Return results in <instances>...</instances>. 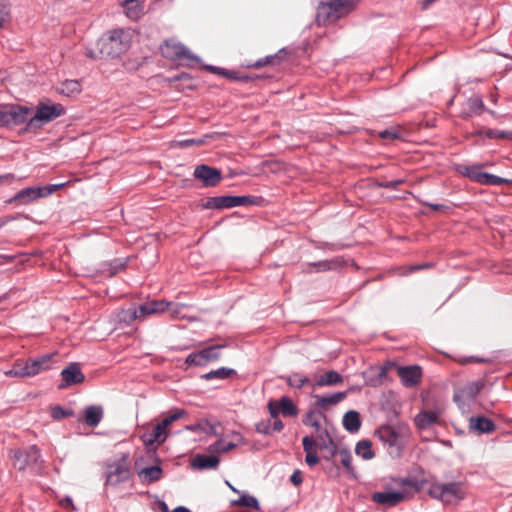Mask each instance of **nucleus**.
I'll return each mask as SVG.
<instances>
[{
	"mask_svg": "<svg viewBox=\"0 0 512 512\" xmlns=\"http://www.w3.org/2000/svg\"><path fill=\"white\" fill-rule=\"evenodd\" d=\"M97 45L99 54L118 57L126 52L131 45V35L124 29H115L109 32L106 38H101Z\"/></svg>",
	"mask_w": 512,
	"mask_h": 512,
	"instance_id": "nucleus-1",
	"label": "nucleus"
},
{
	"mask_svg": "<svg viewBox=\"0 0 512 512\" xmlns=\"http://www.w3.org/2000/svg\"><path fill=\"white\" fill-rule=\"evenodd\" d=\"M336 4L339 6L342 14L345 16L348 14L355 4L358 2V0H334Z\"/></svg>",
	"mask_w": 512,
	"mask_h": 512,
	"instance_id": "nucleus-49",
	"label": "nucleus"
},
{
	"mask_svg": "<svg viewBox=\"0 0 512 512\" xmlns=\"http://www.w3.org/2000/svg\"><path fill=\"white\" fill-rule=\"evenodd\" d=\"M476 134L489 139H504L509 136V132L497 129L480 130Z\"/></svg>",
	"mask_w": 512,
	"mask_h": 512,
	"instance_id": "nucleus-41",
	"label": "nucleus"
},
{
	"mask_svg": "<svg viewBox=\"0 0 512 512\" xmlns=\"http://www.w3.org/2000/svg\"><path fill=\"white\" fill-rule=\"evenodd\" d=\"M10 458L18 470L25 469L28 465L37 464L41 458L40 450L32 445L26 450H11Z\"/></svg>",
	"mask_w": 512,
	"mask_h": 512,
	"instance_id": "nucleus-8",
	"label": "nucleus"
},
{
	"mask_svg": "<svg viewBox=\"0 0 512 512\" xmlns=\"http://www.w3.org/2000/svg\"><path fill=\"white\" fill-rule=\"evenodd\" d=\"M126 267V260L114 259L111 262L104 263L101 267L102 273H107L109 277H113Z\"/></svg>",
	"mask_w": 512,
	"mask_h": 512,
	"instance_id": "nucleus-32",
	"label": "nucleus"
},
{
	"mask_svg": "<svg viewBox=\"0 0 512 512\" xmlns=\"http://www.w3.org/2000/svg\"><path fill=\"white\" fill-rule=\"evenodd\" d=\"M15 179V176L11 173L0 175V185L5 183H11Z\"/></svg>",
	"mask_w": 512,
	"mask_h": 512,
	"instance_id": "nucleus-59",
	"label": "nucleus"
},
{
	"mask_svg": "<svg viewBox=\"0 0 512 512\" xmlns=\"http://www.w3.org/2000/svg\"><path fill=\"white\" fill-rule=\"evenodd\" d=\"M343 16L339 6L334 0L327 3L321 2L317 8L316 22L319 26H325L337 21Z\"/></svg>",
	"mask_w": 512,
	"mask_h": 512,
	"instance_id": "nucleus-10",
	"label": "nucleus"
},
{
	"mask_svg": "<svg viewBox=\"0 0 512 512\" xmlns=\"http://www.w3.org/2000/svg\"><path fill=\"white\" fill-rule=\"evenodd\" d=\"M26 371L25 360L18 359L14 362L11 369L4 371V375L7 377L25 378L28 377Z\"/></svg>",
	"mask_w": 512,
	"mask_h": 512,
	"instance_id": "nucleus-34",
	"label": "nucleus"
},
{
	"mask_svg": "<svg viewBox=\"0 0 512 512\" xmlns=\"http://www.w3.org/2000/svg\"><path fill=\"white\" fill-rule=\"evenodd\" d=\"M429 495L445 503L459 501L465 496V489L460 482L433 483L429 488Z\"/></svg>",
	"mask_w": 512,
	"mask_h": 512,
	"instance_id": "nucleus-3",
	"label": "nucleus"
},
{
	"mask_svg": "<svg viewBox=\"0 0 512 512\" xmlns=\"http://www.w3.org/2000/svg\"><path fill=\"white\" fill-rule=\"evenodd\" d=\"M347 394V392H337L328 395H314V398L316 399L315 404L321 409H328V407L340 403L346 398Z\"/></svg>",
	"mask_w": 512,
	"mask_h": 512,
	"instance_id": "nucleus-23",
	"label": "nucleus"
},
{
	"mask_svg": "<svg viewBox=\"0 0 512 512\" xmlns=\"http://www.w3.org/2000/svg\"><path fill=\"white\" fill-rule=\"evenodd\" d=\"M281 413L284 416H296L297 407L289 397H282L279 401Z\"/></svg>",
	"mask_w": 512,
	"mask_h": 512,
	"instance_id": "nucleus-38",
	"label": "nucleus"
},
{
	"mask_svg": "<svg viewBox=\"0 0 512 512\" xmlns=\"http://www.w3.org/2000/svg\"><path fill=\"white\" fill-rule=\"evenodd\" d=\"M80 91L81 85L77 80H66L61 84L59 88V92L66 96L80 93Z\"/></svg>",
	"mask_w": 512,
	"mask_h": 512,
	"instance_id": "nucleus-35",
	"label": "nucleus"
},
{
	"mask_svg": "<svg viewBox=\"0 0 512 512\" xmlns=\"http://www.w3.org/2000/svg\"><path fill=\"white\" fill-rule=\"evenodd\" d=\"M53 354H45L37 358L25 360L26 372L28 377H34L43 371H47L52 367Z\"/></svg>",
	"mask_w": 512,
	"mask_h": 512,
	"instance_id": "nucleus-16",
	"label": "nucleus"
},
{
	"mask_svg": "<svg viewBox=\"0 0 512 512\" xmlns=\"http://www.w3.org/2000/svg\"><path fill=\"white\" fill-rule=\"evenodd\" d=\"M223 347V345H214L200 351L193 352L187 356L186 363L194 366H205L209 362L220 358V350Z\"/></svg>",
	"mask_w": 512,
	"mask_h": 512,
	"instance_id": "nucleus-11",
	"label": "nucleus"
},
{
	"mask_svg": "<svg viewBox=\"0 0 512 512\" xmlns=\"http://www.w3.org/2000/svg\"><path fill=\"white\" fill-rule=\"evenodd\" d=\"M253 203V197L251 196H217L211 197L205 204L206 208L209 209H224L233 208L238 206H244Z\"/></svg>",
	"mask_w": 512,
	"mask_h": 512,
	"instance_id": "nucleus-9",
	"label": "nucleus"
},
{
	"mask_svg": "<svg viewBox=\"0 0 512 512\" xmlns=\"http://www.w3.org/2000/svg\"><path fill=\"white\" fill-rule=\"evenodd\" d=\"M404 182V179L391 180L382 183L381 186L384 188L395 189L397 186L403 184Z\"/></svg>",
	"mask_w": 512,
	"mask_h": 512,
	"instance_id": "nucleus-56",
	"label": "nucleus"
},
{
	"mask_svg": "<svg viewBox=\"0 0 512 512\" xmlns=\"http://www.w3.org/2000/svg\"><path fill=\"white\" fill-rule=\"evenodd\" d=\"M407 493L404 491L386 490L372 494V500L386 508L394 507L407 499Z\"/></svg>",
	"mask_w": 512,
	"mask_h": 512,
	"instance_id": "nucleus-12",
	"label": "nucleus"
},
{
	"mask_svg": "<svg viewBox=\"0 0 512 512\" xmlns=\"http://www.w3.org/2000/svg\"><path fill=\"white\" fill-rule=\"evenodd\" d=\"M32 109L20 105H9L0 108V127H9L28 123Z\"/></svg>",
	"mask_w": 512,
	"mask_h": 512,
	"instance_id": "nucleus-6",
	"label": "nucleus"
},
{
	"mask_svg": "<svg viewBox=\"0 0 512 512\" xmlns=\"http://www.w3.org/2000/svg\"><path fill=\"white\" fill-rule=\"evenodd\" d=\"M302 445L305 453L316 451V447L318 446L317 441L309 436H305L302 439Z\"/></svg>",
	"mask_w": 512,
	"mask_h": 512,
	"instance_id": "nucleus-52",
	"label": "nucleus"
},
{
	"mask_svg": "<svg viewBox=\"0 0 512 512\" xmlns=\"http://www.w3.org/2000/svg\"><path fill=\"white\" fill-rule=\"evenodd\" d=\"M187 415V412L183 409H176L173 413L165 417L160 423H158L151 433L143 436V442L145 445L150 446L155 442L163 443L167 438V428L176 420H179Z\"/></svg>",
	"mask_w": 512,
	"mask_h": 512,
	"instance_id": "nucleus-5",
	"label": "nucleus"
},
{
	"mask_svg": "<svg viewBox=\"0 0 512 512\" xmlns=\"http://www.w3.org/2000/svg\"><path fill=\"white\" fill-rule=\"evenodd\" d=\"M483 388L482 380L470 382L454 394L453 400L461 407V403L474 401Z\"/></svg>",
	"mask_w": 512,
	"mask_h": 512,
	"instance_id": "nucleus-14",
	"label": "nucleus"
},
{
	"mask_svg": "<svg viewBox=\"0 0 512 512\" xmlns=\"http://www.w3.org/2000/svg\"><path fill=\"white\" fill-rule=\"evenodd\" d=\"M338 266V261L336 259L333 260H323L319 262L309 263L308 268L306 269L307 272H312V267H316V271H327L334 269Z\"/></svg>",
	"mask_w": 512,
	"mask_h": 512,
	"instance_id": "nucleus-39",
	"label": "nucleus"
},
{
	"mask_svg": "<svg viewBox=\"0 0 512 512\" xmlns=\"http://www.w3.org/2000/svg\"><path fill=\"white\" fill-rule=\"evenodd\" d=\"M71 415H73V411H67L63 409L61 406H55L51 410V416L56 420H60Z\"/></svg>",
	"mask_w": 512,
	"mask_h": 512,
	"instance_id": "nucleus-51",
	"label": "nucleus"
},
{
	"mask_svg": "<svg viewBox=\"0 0 512 512\" xmlns=\"http://www.w3.org/2000/svg\"><path fill=\"white\" fill-rule=\"evenodd\" d=\"M219 462V458L215 455H197L192 461V466L200 470L214 469Z\"/></svg>",
	"mask_w": 512,
	"mask_h": 512,
	"instance_id": "nucleus-26",
	"label": "nucleus"
},
{
	"mask_svg": "<svg viewBox=\"0 0 512 512\" xmlns=\"http://www.w3.org/2000/svg\"><path fill=\"white\" fill-rule=\"evenodd\" d=\"M10 19V9L7 0H0V28Z\"/></svg>",
	"mask_w": 512,
	"mask_h": 512,
	"instance_id": "nucleus-47",
	"label": "nucleus"
},
{
	"mask_svg": "<svg viewBox=\"0 0 512 512\" xmlns=\"http://www.w3.org/2000/svg\"><path fill=\"white\" fill-rule=\"evenodd\" d=\"M483 110L484 103L482 101V98L478 95H473L466 101L465 107L461 112V116L463 118H469L474 115L480 114Z\"/></svg>",
	"mask_w": 512,
	"mask_h": 512,
	"instance_id": "nucleus-22",
	"label": "nucleus"
},
{
	"mask_svg": "<svg viewBox=\"0 0 512 512\" xmlns=\"http://www.w3.org/2000/svg\"><path fill=\"white\" fill-rule=\"evenodd\" d=\"M469 428L470 430L482 434V433H491L495 430L496 426L495 423L484 417V416H477V417H471L469 420Z\"/></svg>",
	"mask_w": 512,
	"mask_h": 512,
	"instance_id": "nucleus-20",
	"label": "nucleus"
},
{
	"mask_svg": "<svg viewBox=\"0 0 512 512\" xmlns=\"http://www.w3.org/2000/svg\"><path fill=\"white\" fill-rule=\"evenodd\" d=\"M137 476L142 484L149 485L162 479L163 471L160 465L140 467L139 461L135 462Z\"/></svg>",
	"mask_w": 512,
	"mask_h": 512,
	"instance_id": "nucleus-17",
	"label": "nucleus"
},
{
	"mask_svg": "<svg viewBox=\"0 0 512 512\" xmlns=\"http://www.w3.org/2000/svg\"><path fill=\"white\" fill-rule=\"evenodd\" d=\"M322 416L323 415L321 412L311 410L303 418V423L306 426H311V427L315 428L316 431H319L321 429L320 417H322Z\"/></svg>",
	"mask_w": 512,
	"mask_h": 512,
	"instance_id": "nucleus-37",
	"label": "nucleus"
},
{
	"mask_svg": "<svg viewBox=\"0 0 512 512\" xmlns=\"http://www.w3.org/2000/svg\"><path fill=\"white\" fill-rule=\"evenodd\" d=\"M264 63L267 64H275L279 61L278 55H270L263 58Z\"/></svg>",
	"mask_w": 512,
	"mask_h": 512,
	"instance_id": "nucleus-63",
	"label": "nucleus"
},
{
	"mask_svg": "<svg viewBox=\"0 0 512 512\" xmlns=\"http://www.w3.org/2000/svg\"><path fill=\"white\" fill-rule=\"evenodd\" d=\"M343 426L351 433L357 432L361 427L359 413L355 410L346 412L343 416Z\"/></svg>",
	"mask_w": 512,
	"mask_h": 512,
	"instance_id": "nucleus-28",
	"label": "nucleus"
},
{
	"mask_svg": "<svg viewBox=\"0 0 512 512\" xmlns=\"http://www.w3.org/2000/svg\"><path fill=\"white\" fill-rule=\"evenodd\" d=\"M397 372L402 384L407 388L416 386L422 376L421 367L418 365L399 367Z\"/></svg>",
	"mask_w": 512,
	"mask_h": 512,
	"instance_id": "nucleus-18",
	"label": "nucleus"
},
{
	"mask_svg": "<svg viewBox=\"0 0 512 512\" xmlns=\"http://www.w3.org/2000/svg\"><path fill=\"white\" fill-rule=\"evenodd\" d=\"M85 55L91 59H98V58H102L104 57L105 55H102V54H99V50L98 51H95L93 49H86L85 51Z\"/></svg>",
	"mask_w": 512,
	"mask_h": 512,
	"instance_id": "nucleus-58",
	"label": "nucleus"
},
{
	"mask_svg": "<svg viewBox=\"0 0 512 512\" xmlns=\"http://www.w3.org/2000/svg\"><path fill=\"white\" fill-rule=\"evenodd\" d=\"M44 197L42 187H27L20 190L10 202H17L22 205H27L32 201Z\"/></svg>",
	"mask_w": 512,
	"mask_h": 512,
	"instance_id": "nucleus-19",
	"label": "nucleus"
},
{
	"mask_svg": "<svg viewBox=\"0 0 512 512\" xmlns=\"http://www.w3.org/2000/svg\"><path fill=\"white\" fill-rule=\"evenodd\" d=\"M169 308V302L164 300H153L148 301L142 305H140L138 308H129L128 310H122L118 314V319L120 321L131 323L132 321L136 319L144 318L147 315L152 314H159L166 312V310Z\"/></svg>",
	"mask_w": 512,
	"mask_h": 512,
	"instance_id": "nucleus-2",
	"label": "nucleus"
},
{
	"mask_svg": "<svg viewBox=\"0 0 512 512\" xmlns=\"http://www.w3.org/2000/svg\"><path fill=\"white\" fill-rule=\"evenodd\" d=\"M431 266H432L431 263H426V264H423V265H411L409 267V272L418 271V270H421V269H424V268H429Z\"/></svg>",
	"mask_w": 512,
	"mask_h": 512,
	"instance_id": "nucleus-64",
	"label": "nucleus"
},
{
	"mask_svg": "<svg viewBox=\"0 0 512 512\" xmlns=\"http://www.w3.org/2000/svg\"><path fill=\"white\" fill-rule=\"evenodd\" d=\"M64 185H65L64 183H60V184L47 185V186L42 187L44 197L51 195L56 190L62 188Z\"/></svg>",
	"mask_w": 512,
	"mask_h": 512,
	"instance_id": "nucleus-55",
	"label": "nucleus"
},
{
	"mask_svg": "<svg viewBox=\"0 0 512 512\" xmlns=\"http://www.w3.org/2000/svg\"><path fill=\"white\" fill-rule=\"evenodd\" d=\"M461 173L462 175L478 183H480V176L483 174V172L480 171L479 166H465L461 169Z\"/></svg>",
	"mask_w": 512,
	"mask_h": 512,
	"instance_id": "nucleus-43",
	"label": "nucleus"
},
{
	"mask_svg": "<svg viewBox=\"0 0 512 512\" xmlns=\"http://www.w3.org/2000/svg\"><path fill=\"white\" fill-rule=\"evenodd\" d=\"M233 441H226L225 439H219L209 446V451L212 453H224L236 448L242 440V437L238 433L233 434Z\"/></svg>",
	"mask_w": 512,
	"mask_h": 512,
	"instance_id": "nucleus-24",
	"label": "nucleus"
},
{
	"mask_svg": "<svg viewBox=\"0 0 512 512\" xmlns=\"http://www.w3.org/2000/svg\"><path fill=\"white\" fill-rule=\"evenodd\" d=\"M62 383L60 389L67 388L72 385L80 384L85 380V376L81 371L78 363H70L61 371Z\"/></svg>",
	"mask_w": 512,
	"mask_h": 512,
	"instance_id": "nucleus-15",
	"label": "nucleus"
},
{
	"mask_svg": "<svg viewBox=\"0 0 512 512\" xmlns=\"http://www.w3.org/2000/svg\"><path fill=\"white\" fill-rule=\"evenodd\" d=\"M268 409L271 417L273 419L278 418L279 413L281 412L279 402L276 401H270L268 403Z\"/></svg>",
	"mask_w": 512,
	"mask_h": 512,
	"instance_id": "nucleus-53",
	"label": "nucleus"
},
{
	"mask_svg": "<svg viewBox=\"0 0 512 512\" xmlns=\"http://www.w3.org/2000/svg\"><path fill=\"white\" fill-rule=\"evenodd\" d=\"M440 411H422L415 417V424L420 429H426L438 422Z\"/></svg>",
	"mask_w": 512,
	"mask_h": 512,
	"instance_id": "nucleus-25",
	"label": "nucleus"
},
{
	"mask_svg": "<svg viewBox=\"0 0 512 512\" xmlns=\"http://www.w3.org/2000/svg\"><path fill=\"white\" fill-rule=\"evenodd\" d=\"M257 431L262 434H269L271 432V428L266 423H260L257 425Z\"/></svg>",
	"mask_w": 512,
	"mask_h": 512,
	"instance_id": "nucleus-61",
	"label": "nucleus"
},
{
	"mask_svg": "<svg viewBox=\"0 0 512 512\" xmlns=\"http://www.w3.org/2000/svg\"><path fill=\"white\" fill-rule=\"evenodd\" d=\"M234 375H236V371L234 369L221 367L202 375L201 378L205 380H224Z\"/></svg>",
	"mask_w": 512,
	"mask_h": 512,
	"instance_id": "nucleus-30",
	"label": "nucleus"
},
{
	"mask_svg": "<svg viewBox=\"0 0 512 512\" xmlns=\"http://www.w3.org/2000/svg\"><path fill=\"white\" fill-rule=\"evenodd\" d=\"M185 307L186 305L184 304L169 302V308L166 310V312H168L172 318H183L184 315L182 312Z\"/></svg>",
	"mask_w": 512,
	"mask_h": 512,
	"instance_id": "nucleus-45",
	"label": "nucleus"
},
{
	"mask_svg": "<svg viewBox=\"0 0 512 512\" xmlns=\"http://www.w3.org/2000/svg\"><path fill=\"white\" fill-rule=\"evenodd\" d=\"M290 481L295 486H299L302 483V481H303L301 472L299 470L294 471L293 474L290 477Z\"/></svg>",
	"mask_w": 512,
	"mask_h": 512,
	"instance_id": "nucleus-57",
	"label": "nucleus"
},
{
	"mask_svg": "<svg viewBox=\"0 0 512 512\" xmlns=\"http://www.w3.org/2000/svg\"><path fill=\"white\" fill-rule=\"evenodd\" d=\"M145 1H132V3L120 4L125 15L131 20H138L143 15V4Z\"/></svg>",
	"mask_w": 512,
	"mask_h": 512,
	"instance_id": "nucleus-29",
	"label": "nucleus"
},
{
	"mask_svg": "<svg viewBox=\"0 0 512 512\" xmlns=\"http://www.w3.org/2000/svg\"><path fill=\"white\" fill-rule=\"evenodd\" d=\"M193 175L196 179L201 180L206 187L216 186L222 178L219 169L204 164L196 166Z\"/></svg>",
	"mask_w": 512,
	"mask_h": 512,
	"instance_id": "nucleus-13",
	"label": "nucleus"
},
{
	"mask_svg": "<svg viewBox=\"0 0 512 512\" xmlns=\"http://www.w3.org/2000/svg\"><path fill=\"white\" fill-rule=\"evenodd\" d=\"M379 136L384 140H394L400 137V132L396 127H390L380 131Z\"/></svg>",
	"mask_w": 512,
	"mask_h": 512,
	"instance_id": "nucleus-50",
	"label": "nucleus"
},
{
	"mask_svg": "<svg viewBox=\"0 0 512 512\" xmlns=\"http://www.w3.org/2000/svg\"><path fill=\"white\" fill-rule=\"evenodd\" d=\"M355 453L364 460H370L375 455L372 450V442L370 440H361L356 444Z\"/></svg>",
	"mask_w": 512,
	"mask_h": 512,
	"instance_id": "nucleus-33",
	"label": "nucleus"
},
{
	"mask_svg": "<svg viewBox=\"0 0 512 512\" xmlns=\"http://www.w3.org/2000/svg\"><path fill=\"white\" fill-rule=\"evenodd\" d=\"M65 114V108L59 103L51 105L39 103L34 116L30 117L27 129H37Z\"/></svg>",
	"mask_w": 512,
	"mask_h": 512,
	"instance_id": "nucleus-4",
	"label": "nucleus"
},
{
	"mask_svg": "<svg viewBox=\"0 0 512 512\" xmlns=\"http://www.w3.org/2000/svg\"><path fill=\"white\" fill-rule=\"evenodd\" d=\"M340 456H341V464L343 465V467L349 473H352L353 472V467H352V456H351V453L348 450L343 449V450L340 451Z\"/></svg>",
	"mask_w": 512,
	"mask_h": 512,
	"instance_id": "nucleus-48",
	"label": "nucleus"
},
{
	"mask_svg": "<svg viewBox=\"0 0 512 512\" xmlns=\"http://www.w3.org/2000/svg\"><path fill=\"white\" fill-rule=\"evenodd\" d=\"M287 383L289 386L299 389L309 383V378L299 373H294L287 378Z\"/></svg>",
	"mask_w": 512,
	"mask_h": 512,
	"instance_id": "nucleus-42",
	"label": "nucleus"
},
{
	"mask_svg": "<svg viewBox=\"0 0 512 512\" xmlns=\"http://www.w3.org/2000/svg\"><path fill=\"white\" fill-rule=\"evenodd\" d=\"M103 418L101 406L91 405L85 409V422L90 427H96Z\"/></svg>",
	"mask_w": 512,
	"mask_h": 512,
	"instance_id": "nucleus-27",
	"label": "nucleus"
},
{
	"mask_svg": "<svg viewBox=\"0 0 512 512\" xmlns=\"http://www.w3.org/2000/svg\"><path fill=\"white\" fill-rule=\"evenodd\" d=\"M508 180L502 177L496 176L494 174H490L487 172H483L480 176V184L482 185H493L499 186L506 183Z\"/></svg>",
	"mask_w": 512,
	"mask_h": 512,
	"instance_id": "nucleus-40",
	"label": "nucleus"
},
{
	"mask_svg": "<svg viewBox=\"0 0 512 512\" xmlns=\"http://www.w3.org/2000/svg\"><path fill=\"white\" fill-rule=\"evenodd\" d=\"M231 504L236 506L254 508L257 510L260 508L258 500L254 496L248 494H243L239 499L231 501Z\"/></svg>",
	"mask_w": 512,
	"mask_h": 512,
	"instance_id": "nucleus-36",
	"label": "nucleus"
},
{
	"mask_svg": "<svg viewBox=\"0 0 512 512\" xmlns=\"http://www.w3.org/2000/svg\"><path fill=\"white\" fill-rule=\"evenodd\" d=\"M128 456L124 455L120 460L107 464L105 471V486H116L127 481L130 477Z\"/></svg>",
	"mask_w": 512,
	"mask_h": 512,
	"instance_id": "nucleus-7",
	"label": "nucleus"
},
{
	"mask_svg": "<svg viewBox=\"0 0 512 512\" xmlns=\"http://www.w3.org/2000/svg\"><path fill=\"white\" fill-rule=\"evenodd\" d=\"M61 505L66 508V509H74V504H73V501L70 497H65L62 501H61Z\"/></svg>",
	"mask_w": 512,
	"mask_h": 512,
	"instance_id": "nucleus-62",
	"label": "nucleus"
},
{
	"mask_svg": "<svg viewBox=\"0 0 512 512\" xmlns=\"http://www.w3.org/2000/svg\"><path fill=\"white\" fill-rule=\"evenodd\" d=\"M305 462L308 466H315L319 462V457L316 451L308 452L305 456Z\"/></svg>",
	"mask_w": 512,
	"mask_h": 512,
	"instance_id": "nucleus-54",
	"label": "nucleus"
},
{
	"mask_svg": "<svg viewBox=\"0 0 512 512\" xmlns=\"http://www.w3.org/2000/svg\"><path fill=\"white\" fill-rule=\"evenodd\" d=\"M177 58L185 57L188 59L196 60L198 61V57L191 54L190 50L186 48L185 46L178 44L174 46V55Z\"/></svg>",
	"mask_w": 512,
	"mask_h": 512,
	"instance_id": "nucleus-46",
	"label": "nucleus"
},
{
	"mask_svg": "<svg viewBox=\"0 0 512 512\" xmlns=\"http://www.w3.org/2000/svg\"><path fill=\"white\" fill-rule=\"evenodd\" d=\"M283 427H284L283 422L280 419L276 418L273 421L271 430L280 432L283 429Z\"/></svg>",
	"mask_w": 512,
	"mask_h": 512,
	"instance_id": "nucleus-60",
	"label": "nucleus"
},
{
	"mask_svg": "<svg viewBox=\"0 0 512 512\" xmlns=\"http://www.w3.org/2000/svg\"><path fill=\"white\" fill-rule=\"evenodd\" d=\"M206 138H208V136H205L203 138H191V139H185V140H178L173 143V146L179 147V148H187L190 146H200L205 143Z\"/></svg>",
	"mask_w": 512,
	"mask_h": 512,
	"instance_id": "nucleus-44",
	"label": "nucleus"
},
{
	"mask_svg": "<svg viewBox=\"0 0 512 512\" xmlns=\"http://www.w3.org/2000/svg\"><path fill=\"white\" fill-rule=\"evenodd\" d=\"M343 382L342 376L335 370H329L324 374L317 377L315 383L313 384V389L315 390L318 387H330L335 386Z\"/></svg>",
	"mask_w": 512,
	"mask_h": 512,
	"instance_id": "nucleus-21",
	"label": "nucleus"
},
{
	"mask_svg": "<svg viewBox=\"0 0 512 512\" xmlns=\"http://www.w3.org/2000/svg\"><path fill=\"white\" fill-rule=\"evenodd\" d=\"M317 432V444L321 449H329L334 453V450L336 449V445L330 436L329 432L326 429H320Z\"/></svg>",
	"mask_w": 512,
	"mask_h": 512,
	"instance_id": "nucleus-31",
	"label": "nucleus"
}]
</instances>
